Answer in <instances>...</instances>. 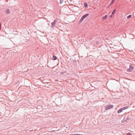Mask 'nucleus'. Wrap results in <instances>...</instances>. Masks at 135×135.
I'll list each match as a JSON object with an SVG mask.
<instances>
[{"label":"nucleus","mask_w":135,"mask_h":135,"mask_svg":"<svg viewBox=\"0 0 135 135\" xmlns=\"http://www.w3.org/2000/svg\"><path fill=\"white\" fill-rule=\"evenodd\" d=\"M129 108L128 106H126L122 108H121L120 109L117 111V113H119L121 112L123 110L128 109Z\"/></svg>","instance_id":"nucleus-1"},{"label":"nucleus","mask_w":135,"mask_h":135,"mask_svg":"<svg viewBox=\"0 0 135 135\" xmlns=\"http://www.w3.org/2000/svg\"><path fill=\"white\" fill-rule=\"evenodd\" d=\"M114 107V106L112 105L108 104L106 105L105 107V109L106 110H108L109 109H111Z\"/></svg>","instance_id":"nucleus-2"},{"label":"nucleus","mask_w":135,"mask_h":135,"mask_svg":"<svg viewBox=\"0 0 135 135\" xmlns=\"http://www.w3.org/2000/svg\"><path fill=\"white\" fill-rule=\"evenodd\" d=\"M134 69V67L132 65H130L129 68L127 69V71L128 72H131Z\"/></svg>","instance_id":"nucleus-3"},{"label":"nucleus","mask_w":135,"mask_h":135,"mask_svg":"<svg viewBox=\"0 0 135 135\" xmlns=\"http://www.w3.org/2000/svg\"><path fill=\"white\" fill-rule=\"evenodd\" d=\"M89 15V14H87L84 15L80 19V22H82L83 21L84 19L85 18H86Z\"/></svg>","instance_id":"nucleus-4"},{"label":"nucleus","mask_w":135,"mask_h":135,"mask_svg":"<svg viewBox=\"0 0 135 135\" xmlns=\"http://www.w3.org/2000/svg\"><path fill=\"white\" fill-rule=\"evenodd\" d=\"M56 20H55L53 22L51 23V25H52L51 27L52 28H53L55 26V25L56 24Z\"/></svg>","instance_id":"nucleus-5"},{"label":"nucleus","mask_w":135,"mask_h":135,"mask_svg":"<svg viewBox=\"0 0 135 135\" xmlns=\"http://www.w3.org/2000/svg\"><path fill=\"white\" fill-rule=\"evenodd\" d=\"M6 13L7 14H9L10 13L9 10V9H7L5 11Z\"/></svg>","instance_id":"nucleus-6"},{"label":"nucleus","mask_w":135,"mask_h":135,"mask_svg":"<svg viewBox=\"0 0 135 135\" xmlns=\"http://www.w3.org/2000/svg\"><path fill=\"white\" fill-rule=\"evenodd\" d=\"M108 17V15H106L105 16L102 17V19L103 20H104L106 19Z\"/></svg>","instance_id":"nucleus-7"},{"label":"nucleus","mask_w":135,"mask_h":135,"mask_svg":"<svg viewBox=\"0 0 135 135\" xmlns=\"http://www.w3.org/2000/svg\"><path fill=\"white\" fill-rule=\"evenodd\" d=\"M114 1H115V0H112L111 2L110 3L109 5V6L111 5H112L113 4V3H114Z\"/></svg>","instance_id":"nucleus-8"},{"label":"nucleus","mask_w":135,"mask_h":135,"mask_svg":"<svg viewBox=\"0 0 135 135\" xmlns=\"http://www.w3.org/2000/svg\"><path fill=\"white\" fill-rule=\"evenodd\" d=\"M53 60H56L57 59V57L55 55H53Z\"/></svg>","instance_id":"nucleus-9"},{"label":"nucleus","mask_w":135,"mask_h":135,"mask_svg":"<svg viewBox=\"0 0 135 135\" xmlns=\"http://www.w3.org/2000/svg\"><path fill=\"white\" fill-rule=\"evenodd\" d=\"M84 5L87 8L88 7V5L87 4V3H84Z\"/></svg>","instance_id":"nucleus-10"},{"label":"nucleus","mask_w":135,"mask_h":135,"mask_svg":"<svg viewBox=\"0 0 135 135\" xmlns=\"http://www.w3.org/2000/svg\"><path fill=\"white\" fill-rule=\"evenodd\" d=\"M131 16H132L131 15H129L127 17V18L128 19L129 18H130L131 17Z\"/></svg>","instance_id":"nucleus-11"},{"label":"nucleus","mask_w":135,"mask_h":135,"mask_svg":"<svg viewBox=\"0 0 135 135\" xmlns=\"http://www.w3.org/2000/svg\"><path fill=\"white\" fill-rule=\"evenodd\" d=\"M115 11H116V9H114V11H113V12L112 13V15L114 14V12H115Z\"/></svg>","instance_id":"nucleus-12"},{"label":"nucleus","mask_w":135,"mask_h":135,"mask_svg":"<svg viewBox=\"0 0 135 135\" xmlns=\"http://www.w3.org/2000/svg\"><path fill=\"white\" fill-rule=\"evenodd\" d=\"M63 2V0H60V4H61Z\"/></svg>","instance_id":"nucleus-13"},{"label":"nucleus","mask_w":135,"mask_h":135,"mask_svg":"<svg viewBox=\"0 0 135 135\" xmlns=\"http://www.w3.org/2000/svg\"><path fill=\"white\" fill-rule=\"evenodd\" d=\"M71 135H81V134H71Z\"/></svg>","instance_id":"nucleus-14"},{"label":"nucleus","mask_w":135,"mask_h":135,"mask_svg":"<svg viewBox=\"0 0 135 135\" xmlns=\"http://www.w3.org/2000/svg\"><path fill=\"white\" fill-rule=\"evenodd\" d=\"M127 135H132V134L129 133H128L127 134Z\"/></svg>","instance_id":"nucleus-15"},{"label":"nucleus","mask_w":135,"mask_h":135,"mask_svg":"<svg viewBox=\"0 0 135 135\" xmlns=\"http://www.w3.org/2000/svg\"><path fill=\"white\" fill-rule=\"evenodd\" d=\"M1 23H0V30H1Z\"/></svg>","instance_id":"nucleus-16"},{"label":"nucleus","mask_w":135,"mask_h":135,"mask_svg":"<svg viewBox=\"0 0 135 135\" xmlns=\"http://www.w3.org/2000/svg\"><path fill=\"white\" fill-rule=\"evenodd\" d=\"M110 17H112V15H111V16H110Z\"/></svg>","instance_id":"nucleus-17"}]
</instances>
